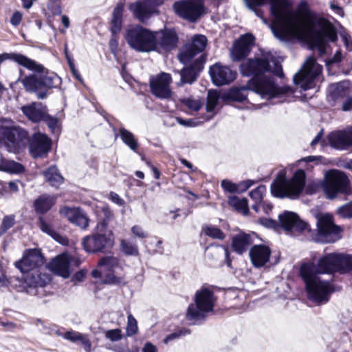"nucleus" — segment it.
I'll list each match as a JSON object with an SVG mask.
<instances>
[{"label": "nucleus", "instance_id": "nucleus-15", "mask_svg": "<svg viewBox=\"0 0 352 352\" xmlns=\"http://www.w3.org/2000/svg\"><path fill=\"white\" fill-rule=\"evenodd\" d=\"M98 265L103 268L104 272H107L104 276V283L115 285L126 284L123 276L116 275V270L121 268L117 258L104 256L99 260Z\"/></svg>", "mask_w": 352, "mask_h": 352}, {"label": "nucleus", "instance_id": "nucleus-4", "mask_svg": "<svg viewBox=\"0 0 352 352\" xmlns=\"http://www.w3.org/2000/svg\"><path fill=\"white\" fill-rule=\"evenodd\" d=\"M6 60H11L33 72V74L22 79L21 82L26 91L35 94L38 99L46 98L50 89L58 88L61 85V78L56 74L49 72L43 65L23 54H0V63Z\"/></svg>", "mask_w": 352, "mask_h": 352}, {"label": "nucleus", "instance_id": "nucleus-10", "mask_svg": "<svg viewBox=\"0 0 352 352\" xmlns=\"http://www.w3.org/2000/svg\"><path fill=\"white\" fill-rule=\"evenodd\" d=\"M317 234L314 240L322 243H334L340 238L341 228L333 223L330 214L318 215L316 221Z\"/></svg>", "mask_w": 352, "mask_h": 352}, {"label": "nucleus", "instance_id": "nucleus-30", "mask_svg": "<svg viewBox=\"0 0 352 352\" xmlns=\"http://www.w3.org/2000/svg\"><path fill=\"white\" fill-rule=\"evenodd\" d=\"M253 243L252 237L246 233L234 235L232 239V249L238 254H243Z\"/></svg>", "mask_w": 352, "mask_h": 352}, {"label": "nucleus", "instance_id": "nucleus-64", "mask_svg": "<svg viewBox=\"0 0 352 352\" xmlns=\"http://www.w3.org/2000/svg\"><path fill=\"white\" fill-rule=\"evenodd\" d=\"M66 334V331L65 330V328L60 327L56 324H54V329L52 331V336L56 335L59 337H61L65 339V335Z\"/></svg>", "mask_w": 352, "mask_h": 352}, {"label": "nucleus", "instance_id": "nucleus-63", "mask_svg": "<svg viewBox=\"0 0 352 352\" xmlns=\"http://www.w3.org/2000/svg\"><path fill=\"white\" fill-rule=\"evenodd\" d=\"M110 199L111 200L118 204V206H123L124 204V201L120 198V197L114 192H110Z\"/></svg>", "mask_w": 352, "mask_h": 352}, {"label": "nucleus", "instance_id": "nucleus-41", "mask_svg": "<svg viewBox=\"0 0 352 352\" xmlns=\"http://www.w3.org/2000/svg\"><path fill=\"white\" fill-rule=\"evenodd\" d=\"M120 248L122 252L127 256H138L139 254L138 245L126 240L122 239L120 241Z\"/></svg>", "mask_w": 352, "mask_h": 352}, {"label": "nucleus", "instance_id": "nucleus-14", "mask_svg": "<svg viewBox=\"0 0 352 352\" xmlns=\"http://www.w3.org/2000/svg\"><path fill=\"white\" fill-rule=\"evenodd\" d=\"M155 50L159 53L169 52L177 47L179 37L174 29L164 28L154 31Z\"/></svg>", "mask_w": 352, "mask_h": 352}, {"label": "nucleus", "instance_id": "nucleus-52", "mask_svg": "<svg viewBox=\"0 0 352 352\" xmlns=\"http://www.w3.org/2000/svg\"><path fill=\"white\" fill-rule=\"evenodd\" d=\"M219 100V95L216 91H208V111H212L217 105Z\"/></svg>", "mask_w": 352, "mask_h": 352}, {"label": "nucleus", "instance_id": "nucleus-33", "mask_svg": "<svg viewBox=\"0 0 352 352\" xmlns=\"http://www.w3.org/2000/svg\"><path fill=\"white\" fill-rule=\"evenodd\" d=\"M69 265V259L63 256H57L50 263L51 270L63 278L70 276Z\"/></svg>", "mask_w": 352, "mask_h": 352}, {"label": "nucleus", "instance_id": "nucleus-61", "mask_svg": "<svg viewBox=\"0 0 352 352\" xmlns=\"http://www.w3.org/2000/svg\"><path fill=\"white\" fill-rule=\"evenodd\" d=\"M330 8L335 14L340 15V16L344 15L343 9L339 5L336 3L335 1H331L330 3Z\"/></svg>", "mask_w": 352, "mask_h": 352}, {"label": "nucleus", "instance_id": "nucleus-16", "mask_svg": "<svg viewBox=\"0 0 352 352\" xmlns=\"http://www.w3.org/2000/svg\"><path fill=\"white\" fill-rule=\"evenodd\" d=\"M45 259L41 251L38 249L27 250L23 258L15 263V266L22 273L25 272L40 270L44 267Z\"/></svg>", "mask_w": 352, "mask_h": 352}, {"label": "nucleus", "instance_id": "nucleus-22", "mask_svg": "<svg viewBox=\"0 0 352 352\" xmlns=\"http://www.w3.org/2000/svg\"><path fill=\"white\" fill-rule=\"evenodd\" d=\"M206 58L202 55L197 58L192 63L184 67L177 73L180 76V80L177 82L178 86L184 84H192L197 80L200 73L204 69Z\"/></svg>", "mask_w": 352, "mask_h": 352}, {"label": "nucleus", "instance_id": "nucleus-42", "mask_svg": "<svg viewBox=\"0 0 352 352\" xmlns=\"http://www.w3.org/2000/svg\"><path fill=\"white\" fill-rule=\"evenodd\" d=\"M0 170L20 173L24 170V167L19 163L14 161H8L4 164H0Z\"/></svg>", "mask_w": 352, "mask_h": 352}, {"label": "nucleus", "instance_id": "nucleus-48", "mask_svg": "<svg viewBox=\"0 0 352 352\" xmlns=\"http://www.w3.org/2000/svg\"><path fill=\"white\" fill-rule=\"evenodd\" d=\"M138 324L136 320L133 317L132 315L128 316L126 333L127 336H131L137 333Z\"/></svg>", "mask_w": 352, "mask_h": 352}, {"label": "nucleus", "instance_id": "nucleus-62", "mask_svg": "<svg viewBox=\"0 0 352 352\" xmlns=\"http://www.w3.org/2000/svg\"><path fill=\"white\" fill-rule=\"evenodd\" d=\"M274 63V70L272 72L277 76L282 78L283 76V72L281 65L276 60L273 62Z\"/></svg>", "mask_w": 352, "mask_h": 352}, {"label": "nucleus", "instance_id": "nucleus-25", "mask_svg": "<svg viewBox=\"0 0 352 352\" xmlns=\"http://www.w3.org/2000/svg\"><path fill=\"white\" fill-rule=\"evenodd\" d=\"M158 0H143L131 3L129 10L141 23H145L155 12V2Z\"/></svg>", "mask_w": 352, "mask_h": 352}, {"label": "nucleus", "instance_id": "nucleus-6", "mask_svg": "<svg viewBox=\"0 0 352 352\" xmlns=\"http://www.w3.org/2000/svg\"><path fill=\"white\" fill-rule=\"evenodd\" d=\"M103 212L104 218L97 223L94 232L82 239V248L88 253H105L113 246V233L107 228L113 214L109 210H104Z\"/></svg>", "mask_w": 352, "mask_h": 352}, {"label": "nucleus", "instance_id": "nucleus-3", "mask_svg": "<svg viewBox=\"0 0 352 352\" xmlns=\"http://www.w3.org/2000/svg\"><path fill=\"white\" fill-rule=\"evenodd\" d=\"M270 71V60L267 57L248 58L241 65V74L252 77L248 81L249 87L263 99L281 98L294 92L289 86H279L273 76L265 75Z\"/></svg>", "mask_w": 352, "mask_h": 352}, {"label": "nucleus", "instance_id": "nucleus-32", "mask_svg": "<svg viewBox=\"0 0 352 352\" xmlns=\"http://www.w3.org/2000/svg\"><path fill=\"white\" fill-rule=\"evenodd\" d=\"M329 145L337 150H347V139L346 129L331 132L327 136Z\"/></svg>", "mask_w": 352, "mask_h": 352}, {"label": "nucleus", "instance_id": "nucleus-39", "mask_svg": "<svg viewBox=\"0 0 352 352\" xmlns=\"http://www.w3.org/2000/svg\"><path fill=\"white\" fill-rule=\"evenodd\" d=\"M44 175L47 181L52 186H58L63 183V177L58 173V169L54 166L50 167L45 173Z\"/></svg>", "mask_w": 352, "mask_h": 352}, {"label": "nucleus", "instance_id": "nucleus-34", "mask_svg": "<svg viewBox=\"0 0 352 352\" xmlns=\"http://www.w3.org/2000/svg\"><path fill=\"white\" fill-rule=\"evenodd\" d=\"M39 228L43 232L50 235L52 239L58 242L59 243L66 245L68 244V239L67 237L62 236L58 232L55 231L52 226L47 223L43 217H38Z\"/></svg>", "mask_w": 352, "mask_h": 352}, {"label": "nucleus", "instance_id": "nucleus-54", "mask_svg": "<svg viewBox=\"0 0 352 352\" xmlns=\"http://www.w3.org/2000/svg\"><path fill=\"white\" fill-rule=\"evenodd\" d=\"M176 120L179 124L185 127H195L199 124V121L197 119H184L177 117Z\"/></svg>", "mask_w": 352, "mask_h": 352}, {"label": "nucleus", "instance_id": "nucleus-58", "mask_svg": "<svg viewBox=\"0 0 352 352\" xmlns=\"http://www.w3.org/2000/svg\"><path fill=\"white\" fill-rule=\"evenodd\" d=\"M340 104L342 105L343 111H349L352 110V96L349 94Z\"/></svg>", "mask_w": 352, "mask_h": 352}, {"label": "nucleus", "instance_id": "nucleus-5", "mask_svg": "<svg viewBox=\"0 0 352 352\" xmlns=\"http://www.w3.org/2000/svg\"><path fill=\"white\" fill-rule=\"evenodd\" d=\"M247 6L260 16L261 11L256 7L270 3L272 14L278 22V25L272 26L275 37L286 41L289 37H298L303 34L304 29L298 16L291 10L287 0H244Z\"/></svg>", "mask_w": 352, "mask_h": 352}, {"label": "nucleus", "instance_id": "nucleus-43", "mask_svg": "<svg viewBox=\"0 0 352 352\" xmlns=\"http://www.w3.org/2000/svg\"><path fill=\"white\" fill-rule=\"evenodd\" d=\"M35 324L42 333L52 336V331L54 329L55 324H50L49 322L43 321L41 319H36Z\"/></svg>", "mask_w": 352, "mask_h": 352}, {"label": "nucleus", "instance_id": "nucleus-56", "mask_svg": "<svg viewBox=\"0 0 352 352\" xmlns=\"http://www.w3.org/2000/svg\"><path fill=\"white\" fill-rule=\"evenodd\" d=\"M221 186V188L226 192L230 193L237 192V184L232 183L230 180H222Z\"/></svg>", "mask_w": 352, "mask_h": 352}, {"label": "nucleus", "instance_id": "nucleus-47", "mask_svg": "<svg viewBox=\"0 0 352 352\" xmlns=\"http://www.w3.org/2000/svg\"><path fill=\"white\" fill-rule=\"evenodd\" d=\"M105 338L111 342H117L122 338V331L120 329L108 330L105 332Z\"/></svg>", "mask_w": 352, "mask_h": 352}, {"label": "nucleus", "instance_id": "nucleus-44", "mask_svg": "<svg viewBox=\"0 0 352 352\" xmlns=\"http://www.w3.org/2000/svg\"><path fill=\"white\" fill-rule=\"evenodd\" d=\"M14 223L15 218L14 215L5 216L0 226V235L5 234Z\"/></svg>", "mask_w": 352, "mask_h": 352}, {"label": "nucleus", "instance_id": "nucleus-2", "mask_svg": "<svg viewBox=\"0 0 352 352\" xmlns=\"http://www.w3.org/2000/svg\"><path fill=\"white\" fill-rule=\"evenodd\" d=\"M306 173L304 170H297L290 179L279 175L271 184V192L278 198H296L305 188L308 195L315 194L322 187L328 199H334L338 194L351 193L349 179L340 170H331L325 174L324 180L321 183L311 182L305 187Z\"/></svg>", "mask_w": 352, "mask_h": 352}, {"label": "nucleus", "instance_id": "nucleus-17", "mask_svg": "<svg viewBox=\"0 0 352 352\" xmlns=\"http://www.w3.org/2000/svg\"><path fill=\"white\" fill-rule=\"evenodd\" d=\"M207 38L204 35H195L187 43L178 54L180 62L186 64L197 54L202 52L207 45Z\"/></svg>", "mask_w": 352, "mask_h": 352}, {"label": "nucleus", "instance_id": "nucleus-53", "mask_svg": "<svg viewBox=\"0 0 352 352\" xmlns=\"http://www.w3.org/2000/svg\"><path fill=\"white\" fill-rule=\"evenodd\" d=\"M124 8V3L118 2L113 10L111 19L122 21Z\"/></svg>", "mask_w": 352, "mask_h": 352}, {"label": "nucleus", "instance_id": "nucleus-59", "mask_svg": "<svg viewBox=\"0 0 352 352\" xmlns=\"http://www.w3.org/2000/svg\"><path fill=\"white\" fill-rule=\"evenodd\" d=\"M22 18L23 14L19 11H16L12 15L10 22L13 26L17 27L21 23Z\"/></svg>", "mask_w": 352, "mask_h": 352}, {"label": "nucleus", "instance_id": "nucleus-46", "mask_svg": "<svg viewBox=\"0 0 352 352\" xmlns=\"http://www.w3.org/2000/svg\"><path fill=\"white\" fill-rule=\"evenodd\" d=\"M190 331L188 329L183 328L168 335L164 340V343L167 344L169 341L179 338L181 336L188 335Z\"/></svg>", "mask_w": 352, "mask_h": 352}, {"label": "nucleus", "instance_id": "nucleus-45", "mask_svg": "<svg viewBox=\"0 0 352 352\" xmlns=\"http://www.w3.org/2000/svg\"><path fill=\"white\" fill-rule=\"evenodd\" d=\"M265 191L264 186H260L250 192V197L256 203H262L263 194Z\"/></svg>", "mask_w": 352, "mask_h": 352}, {"label": "nucleus", "instance_id": "nucleus-36", "mask_svg": "<svg viewBox=\"0 0 352 352\" xmlns=\"http://www.w3.org/2000/svg\"><path fill=\"white\" fill-rule=\"evenodd\" d=\"M251 90L254 91L248 86V83L246 86L241 87L240 88L236 87L231 89L226 95L228 100L236 102H243L247 100L248 94L247 91Z\"/></svg>", "mask_w": 352, "mask_h": 352}, {"label": "nucleus", "instance_id": "nucleus-8", "mask_svg": "<svg viewBox=\"0 0 352 352\" xmlns=\"http://www.w3.org/2000/svg\"><path fill=\"white\" fill-rule=\"evenodd\" d=\"M217 298L213 290L210 287H202L196 292L195 303L189 305L186 319L191 324H202L206 318V314L213 311Z\"/></svg>", "mask_w": 352, "mask_h": 352}, {"label": "nucleus", "instance_id": "nucleus-19", "mask_svg": "<svg viewBox=\"0 0 352 352\" xmlns=\"http://www.w3.org/2000/svg\"><path fill=\"white\" fill-rule=\"evenodd\" d=\"M337 33L333 28L324 27L311 34L310 37V46L311 49H316L320 55L322 56L326 52L327 40L335 42L337 41Z\"/></svg>", "mask_w": 352, "mask_h": 352}, {"label": "nucleus", "instance_id": "nucleus-20", "mask_svg": "<svg viewBox=\"0 0 352 352\" xmlns=\"http://www.w3.org/2000/svg\"><path fill=\"white\" fill-rule=\"evenodd\" d=\"M172 77L170 74L162 72L150 80V89L153 95L160 99H167L171 96L170 84Z\"/></svg>", "mask_w": 352, "mask_h": 352}, {"label": "nucleus", "instance_id": "nucleus-27", "mask_svg": "<svg viewBox=\"0 0 352 352\" xmlns=\"http://www.w3.org/2000/svg\"><path fill=\"white\" fill-rule=\"evenodd\" d=\"M23 114L31 122L38 123L46 117L47 108L39 102H34L21 107Z\"/></svg>", "mask_w": 352, "mask_h": 352}, {"label": "nucleus", "instance_id": "nucleus-49", "mask_svg": "<svg viewBox=\"0 0 352 352\" xmlns=\"http://www.w3.org/2000/svg\"><path fill=\"white\" fill-rule=\"evenodd\" d=\"M52 133L58 131V120L57 118L51 116L47 113L46 117L43 120Z\"/></svg>", "mask_w": 352, "mask_h": 352}, {"label": "nucleus", "instance_id": "nucleus-24", "mask_svg": "<svg viewBox=\"0 0 352 352\" xmlns=\"http://www.w3.org/2000/svg\"><path fill=\"white\" fill-rule=\"evenodd\" d=\"M255 37L250 33L240 36L233 45L231 52L233 60L239 61L248 56L254 45Z\"/></svg>", "mask_w": 352, "mask_h": 352}, {"label": "nucleus", "instance_id": "nucleus-50", "mask_svg": "<svg viewBox=\"0 0 352 352\" xmlns=\"http://www.w3.org/2000/svg\"><path fill=\"white\" fill-rule=\"evenodd\" d=\"M182 103L192 111H197L201 107V103L198 100L184 98Z\"/></svg>", "mask_w": 352, "mask_h": 352}, {"label": "nucleus", "instance_id": "nucleus-35", "mask_svg": "<svg viewBox=\"0 0 352 352\" xmlns=\"http://www.w3.org/2000/svg\"><path fill=\"white\" fill-rule=\"evenodd\" d=\"M120 137L124 144H126L131 151L138 153V142L135 135L129 130L124 127H120Z\"/></svg>", "mask_w": 352, "mask_h": 352}, {"label": "nucleus", "instance_id": "nucleus-9", "mask_svg": "<svg viewBox=\"0 0 352 352\" xmlns=\"http://www.w3.org/2000/svg\"><path fill=\"white\" fill-rule=\"evenodd\" d=\"M154 38V31L140 25L129 28L125 35V39L129 45L138 52H154L155 46Z\"/></svg>", "mask_w": 352, "mask_h": 352}, {"label": "nucleus", "instance_id": "nucleus-13", "mask_svg": "<svg viewBox=\"0 0 352 352\" xmlns=\"http://www.w3.org/2000/svg\"><path fill=\"white\" fill-rule=\"evenodd\" d=\"M173 9L178 16L192 23L196 22L205 12L203 2L185 0L175 2Z\"/></svg>", "mask_w": 352, "mask_h": 352}, {"label": "nucleus", "instance_id": "nucleus-21", "mask_svg": "<svg viewBox=\"0 0 352 352\" xmlns=\"http://www.w3.org/2000/svg\"><path fill=\"white\" fill-rule=\"evenodd\" d=\"M28 145L31 155L38 158L46 155L51 150L52 140L43 133H35L31 138L29 136Z\"/></svg>", "mask_w": 352, "mask_h": 352}, {"label": "nucleus", "instance_id": "nucleus-26", "mask_svg": "<svg viewBox=\"0 0 352 352\" xmlns=\"http://www.w3.org/2000/svg\"><path fill=\"white\" fill-rule=\"evenodd\" d=\"M59 212L69 222L82 229H86L89 226V218L86 213L79 208L64 206L60 208Z\"/></svg>", "mask_w": 352, "mask_h": 352}, {"label": "nucleus", "instance_id": "nucleus-7", "mask_svg": "<svg viewBox=\"0 0 352 352\" xmlns=\"http://www.w3.org/2000/svg\"><path fill=\"white\" fill-rule=\"evenodd\" d=\"M27 130L16 124L13 120L3 119L0 124V143L10 153H19L29 142Z\"/></svg>", "mask_w": 352, "mask_h": 352}, {"label": "nucleus", "instance_id": "nucleus-57", "mask_svg": "<svg viewBox=\"0 0 352 352\" xmlns=\"http://www.w3.org/2000/svg\"><path fill=\"white\" fill-rule=\"evenodd\" d=\"M122 25V21L111 19V32L113 35H116L121 30Z\"/></svg>", "mask_w": 352, "mask_h": 352}, {"label": "nucleus", "instance_id": "nucleus-12", "mask_svg": "<svg viewBox=\"0 0 352 352\" xmlns=\"http://www.w3.org/2000/svg\"><path fill=\"white\" fill-rule=\"evenodd\" d=\"M23 274L19 292L30 295L37 294V288L43 287L51 280L49 274L43 273L40 270H33Z\"/></svg>", "mask_w": 352, "mask_h": 352}, {"label": "nucleus", "instance_id": "nucleus-31", "mask_svg": "<svg viewBox=\"0 0 352 352\" xmlns=\"http://www.w3.org/2000/svg\"><path fill=\"white\" fill-rule=\"evenodd\" d=\"M56 204V197L48 194H42L34 201L33 206L36 214L47 213Z\"/></svg>", "mask_w": 352, "mask_h": 352}, {"label": "nucleus", "instance_id": "nucleus-29", "mask_svg": "<svg viewBox=\"0 0 352 352\" xmlns=\"http://www.w3.org/2000/svg\"><path fill=\"white\" fill-rule=\"evenodd\" d=\"M349 94L350 90L344 82L331 84L328 87L327 101L334 107L339 104Z\"/></svg>", "mask_w": 352, "mask_h": 352}, {"label": "nucleus", "instance_id": "nucleus-28", "mask_svg": "<svg viewBox=\"0 0 352 352\" xmlns=\"http://www.w3.org/2000/svg\"><path fill=\"white\" fill-rule=\"evenodd\" d=\"M249 255L253 266L258 268L269 261L271 250L265 245H254L250 248Z\"/></svg>", "mask_w": 352, "mask_h": 352}, {"label": "nucleus", "instance_id": "nucleus-51", "mask_svg": "<svg viewBox=\"0 0 352 352\" xmlns=\"http://www.w3.org/2000/svg\"><path fill=\"white\" fill-rule=\"evenodd\" d=\"M338 214L344 218L352 217V201L340 206L338 210Z\"/></svg>", "mask_w": 352, "mask_h": 352}, {"label": "nucleus", "instance_id": "nucleus-11", "mask_svg": "<svg viewBox=\"0 0 352 352\" xmlns=\"http://www.w3.org/2000/svg\"><path fill=\"white\" fill-rule=\"evenodd\" d=\"M322 69L316 63V59L309 56L302 65L301 69L294 75V85L303 91L313 87L315 79L321 73Z\"/></svg>", "mask_w": 352, "mask_h": 352}, {"label": "nucleus", "instance_id": "nucleus-37", "mask_svg": "<svg viewBox=\"0 0 352 352\" xmlns=\"http://www.w3.org/2000/svg\"><path fill=\"white\" fill-rule=\"evenodd\" d=\"M65 339L73 343H81L87 351H89L91 350V343L90 340L85 338V336L80 332L73 330L66 331Z\"/></svg>", "mask_w": 352, "mask_h": 352}, {"label": "nucleus", "instance_id": "nucleus-23", "mask_svg": "<svg viewBox=\"0 0 352 352\" xmlns=\"http://www.w3.org/2000/svg\"><path fill=\"white\" fill-rule=\"evenodd\" d=\"M279 221L284 230L291 234L296 232H302L309 230L307 223L300 219L299 217L294 212L285 211L278 216Z\"/></svg>", "mask_w": 352, "mask_h": 352}, {"label": "nucleus", "instance_id": "nucleus-55", "mask_svg": "<svg viewBox=\"0 0 352 352\" xmlns=\"http://www.w3.org/2000/svg\"><path fill=\"white\" fill-rule=\"evenodd\" d=\"M297 11L299 14H300L301 16H309L311 15V11L309 9V4H308L307 1H306L305 0H302L299 3V4L298 6Z\"/></svg>", "mask_w": 352, "mask_h": 352}, {"label": "nucleus", "instance_id": "nucleus-38", "mask_svg": "<svg viewBox=\"0 0 352 352\" xmlns=\"http://www.w3.org/2000/svg\"><path fill=\"white\" fill-rule=\"evenodd\" d=\"M228 203L236 211L244 215L249 212L248 200L245 198L240 199L236 196H231L229 197Z\"/></svg>", "mask_w": 352, "mask_h": 352}, {"label": "nucleus", "instance_id": "nucleus-60", "mask_svg": "<svg viewBox=\"0 0 352 352\" xmlns=\"http://www.w3.org/2000/svg\"><path fill=\"white\" fill-rule=\"evenodd\" d=\"M131 232L136 236L144 239L146 237V234L143 231L142 228L139 226H134L131 228Z\"/></svg>", "mask_w": 352, "mask_h": 352}, {"label": "nucleus", "instance_id": "nucleus-18", "mask_svg": "<svg viewBox=\"0 0 352 352\" xmlns=\"http://www.w3.org/2000/svg\"><path fill=\"white\" fill-rule=\"evenodd\" d=\"M209 74L213 84L218 87L231 83L237 76L235 70L220 63L210 66Z\"/></svg>", "mask_w": 352, "mask_h": 352}, {"label": "nucleus", "instance_id": "nucleus-1", "mask_svg": "<svg viewBox=\"0 0 352 352\" xmlns=\"http://www.w3.org/2000/svg\"><path fill=\"white\" fill-rule=\"evenodd\" d=\"M352 272V255L346 253H328L319 258L316 265L305 263L300 267V275L305 284L309 300L318 304L327 303L335 291L333 284L323 280L318 274H346Z\"/></svg>", "mask_w": 352, "mask_h": 352}, {"label": "nucleus", "instance_id": "nucleus-40", "mask_svg": "<svg viewBox=\"0 0 352 352\" xmlns=\"http://www.w3.org/2000/svg\"><path fill=\"white\" fill-rule=\"evenodd\" d=\"M202 232L213 239L223 240L226 238V234L223 231L219 228L212 225L203 226Z\"/></svg>", "mask_w": 352, "mask_h": 352}]
</instances>
